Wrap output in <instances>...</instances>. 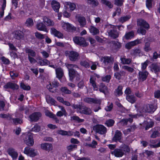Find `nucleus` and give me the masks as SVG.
<instances>
[{
    "instance_id": "1",
    "label": "nucleus",
    "mask_w": 160,
    "mask_h": 160,
    "mask_svg": "<svg viewBox=\"0 0 160 160\" xmlns=\"http://www.w3.org/2000/svg\"><path fill=\"white\" fill-rule=\"evenodd\" d=\"M14 115H8L4 114H0V117L4 118H7L8 119L11 120L12 122L15 124H21L22 122V120L21 118H22V113H19L17 112L15 114V116L16 118H12Z\"/></svg>"
},
{
    "instance_id": "2",
    "label": "nucleus",
    "mask_w": 160,
    "mask_h": 160,
    "mask_svg": "<svg viewBox=\"0 0 160 160\" xmlns=\"http://www.w3.org/2000/svg\"><path fill=\"white\" fill-rule=\"evenodd\" d=\"M137 24L138 26H140V28L138 30V33L141 34L142 35H145L146 31V30L142 28L143 27L145 28L148 29L149 28V24L146 21L142 19H138L137 20Z\"/></svg>"
},
{
    "instance_id": "3",
    "label": "nucleus",
    "mask_w": 160,
    "mask_h": 160,
    "mask_svg": "<svg viewBox=\"0 0 160 160\" xmlns=\"http://www.w3.org/2000/svg\"><path fill=\"white\" fill-rule=\"evenodd\" d=\"M25 143L28 145L32 146L34 143L33 134L30 132H28L23 135Z\"/></svg>"
},
{
    "instance_id": "4",
    "label": "nucleus",
    "mask_w": 160,
    "mask_h": 160,
    "mask_svg": "<svg viewBox=\"0 0 160 160\" xmlns=\"http://www.w3.org/2000/svg\"><path fill=\"white\" fill-rule=\"evenodd\" d=\"M156 109V107H154L152 104H147L138 109V111L140 113L145 112L150 113L153 112Z\"/></svg>"
},
{
    "instance_id": "5",
    "label": "nucleus",
    "mask_w": 160,
    "mask_h": 160,
    "mask_svg": "<svg viewBox=\"0 0 160 160\" xmlns=\"http://www.w3.org/2000/svg\"><path fill=\"white\" fill-rule=\"evenodd\" d=\"M23 153L30 157H35L38 154V152L36 149L29 147H27L25 148Z\"/></svg>"
},
{
    "instance_id": "6",
    "label": "nucleus",
    "mask_w": 160,
    "mask_h": 160,
    "mask_svg": "<svg viewBox=\"0 0 160 160\" xmlns=\"http://www.w3.org/2000/svg\"><path fill=\"white\" fill-rule=\"evenodd\" d=\"M74 108L77 109V112L80 113H83L86 114H89L91 112V110L86 107H83L80 105H74L73 106Z\"/></svg>"
},
{
    "instance_id": "7",
    "label": "nucleus",
    "mask_w": 160,
    "mask_h": 160,
    "mask_svg": "<svg viewBox=\"0 0 160 160\" xmlns=\"http://www.w3.org/2000/svg\"><path fill=\"white\" fill-rule=\"evenodd\" d=\"M61 26L64 30L67 31L73 32L76 29V28L72 24L63 21L61 22Z\"/></svg>"
},
{
    "instance_id": "8",
    "label": "nucleus",
    "mask_w": 160,
    "mask_h": 160,
    "mask_svg": "<svg viewBox=\"0 0 160 160\" xmlns=\"http://www.w3.org/2000/svg\"><path fill=\"white\" fill-rule=\"evenodd\" d=\"M66 66L68 69L70 79L71 81H72L76 74L75 71L73 68L77 67L76 65L69 64H67Z\"/></svg>"
},
{
    "instance_id": "9",
    "label": "nucleus",
    "mask_w": 160,
    "mask_h": 160,
    "mask_svg": "<svg viewBox=\"0 0 160 160\" xmlns=\"http://www.w3.org/2000/svg\"><path fill=\"white\" fill-rule=\"evenodd\" d=\"M73 40L75 43L81 46H86L88 45L84 39L82 37H76L73 38Z\"/></svg>"
},
{
    "instance_id": "10",
    "label": "nucleus",
    "mask_w": 160,
    "mask_h": 160,
    "mask_svg": "<svg viewBox=\"0 0 160 160\" xmlns=\"http://www.w3.org/2000/svg\"><path fill=\"white\" fill-rule=\"evenodd\" d=\"M142 114H141V115H138V114H129L130 118L128 119H122L121 122V124H123L126 125L127 124V123L128 122H129L130 123L132 121V119L133 118H136L139 117L141 115H142Z\"/></svg>"
},
{
    "instance_id": "11",
    "label": "nucleus",
    "mask_w": 160,
    "mask_h": 160,
    "mask_svg": "<svg viewBox=\"0 0 160 160\" xmlns=\"http://www.w3.org/2000/svg\"><path fill=\"white\" fill-rule=\"evenodd\" d=\"M95 77H97V78H99L100 76L99 75L96 74H94V75L91 76L90 79V83L92 84L94 89L95 90H97L98 88L95 82Z\"/></svg>"
},
{
    "instance_id": "12",
    "label": "nucleus",
    "mask_w": 160,
    "mask_h": 160,
    "mask_svg": "<svg viewBox=\"0 0 160 160\" xmlns=\"http://www.w3.org/2000/svg\"><path fill=\"white\" fill-rule=\"evenodd\" d=\"M59 85V83L56 81H54L52 82V84L49 83L47 86V88L49 91L52 92H53L55 90V89L53 88L58 87Z\"/></svg>"
},
{
    "instance_id": "13",
    "label": "nucleus",
    "mask_w": 160,
    "mask_h": 160,
    "mask_svg": "<svg viewBox=\"0 0 160 160\" xmlns=\"http://www.w3.org/2000/svg\"><path fill=\"white\" fill-rule=\"evenodd\" d=\"M66 53L67 54V55L68 56L70 60L73 61H75L77 59L78 56V54L77 52L73 51L67 52Z\"/></svg>"
},
{
    "instance_id": "14",
    "label": "nucleus",
    "mask_w": 160,
    "mask_h": 160,
    "mask_svg": "<svg viewBox=\"0 0 160 160\" xmlns=\"http://www.w3.org/2000/svg\"><path fill=\"white\" fill-rule=\"evenodd\" d=\"M97 132L100 134H104L106 132V128L103 126L98 125H96L94 127Z\"/></svg>"
},
{
    "instance_id": "15",
    "label": "nucleus",
    "mask_w": 160,
    "mask_h": 160,
    "mask_svg": "<svg viewBox=\"0 0 160 160\" xmlns=\"http://www.w3.org/2000/svg\"><path fill=\"white\" fill-rule=\"evenodd\" d=\"M76 18L79 23L81 27H83L86 25V21L84 17L79 15H77L76 16Z\"/></svg>"
},
{
    "instance_id": "16",
    "label": "nucleus",
    "mask_w": 160,
    "mask_h": 160,
    "mask_svg": "<svg viewBox=\"0 0 160 160\" xmlns=\"http://www.w3.org/2000/svg\"><path fill=\"white\" fill-rule=\"evenodd\" d=\"M64 7L66 10L68 11V8H70V11H72L76 8V5L74 3L70 2H65L64 3Z\"/></svg>"
},
{
    "instance_id": "17",
    "label": "nucleus",
    "mask_w": 160,
    "mask_h": 160,
    "mask_svg": "<svg viewBox=\"0 0 160 160\" xmlns=\"http://www.w3.org/2000/svg\"><path fill=\"white\" fill-rule=\"evenodd\" d=\"M8 154L13 159H16L18 156V153L15 150L12 148H9L7 150Z\"/></svg>"
},
{
    "instance_id": "18",
    "label": "nucleus",
    "mask_w": 160,
    "mask_h": 160,
    "mask_svg": "<svg viewBox=\"0 0 160 160\" xmlns=\"http://www.w3.org/2000/svg\"><path fill=\"white\" fill-rule=\"evenodd\" d=\"M41 116V114L40 112L34 113L29 116L30 120L32 121H37Z\"/></svg>"
},
{
    "instance_id": "19",
    "label": "nucleus",
    "mask_w": 160,
    "mask_h": 160,
    "mask_svg": "<svg viewBox=\"0 0 160 160\" xmlns=\"http://www.w3.org/2000/svg\"><path fill=\"white\" fill-rule=\"evenodd\" d=\"M111 154L116 157H121L123 156L124 152L122 149L117 148L112 151Z\"/></svg>"
},
{
    "instance_id": "20",
    "label": "nucleus",
    "mask_w": 160,
    "mask_h": 160,
    "mask_svg": "<svg viewBox=\"0 0 160 160\" xmlns=\"http://www.w3.org/2000/svg\"><path fill=\"white\" fill-rule=\"evenodd\" d=\"M84 101L86 102L90 103H94L100 104L101 101L100 99L86 98L84 99Z\"/></svg>"
},
{
    "instance_id": "21",
    "label": "nucleus",
    "mask_w": 160,
    "mask_h": 160,
    "mask_svg": "<svg viewBox=\"0 0 160 160\" xmlns=\"http://www.w3.org/2000/svg\"><path fill=\"white\" fill-rule=\"evenodd\" d=\"M41 148L43 150L49 151L52 150V146L51 143H44L41 144Z\"/></svg>"
},
{
    "instance_id": "22",
    "label": "nucleus",
    "mask_w": 160,
    "mask_h": 160,
    "mask_svg": "<svg viewBox=\"0 0 160 160\" xmlns=\"http://www.w3.org/2000/svg\"><path fill=\"white\" fill-rule=\"evenodd\" d=\"M37 60L38 63L41 66L48 65L50 63L49 61L46 59H42L40 57H38Z\"/></svg>"
},
{
    "instance_id": "23",
    "label": "nucleus",
    "mask_w": 160,
    "mask_h": 160,
    "mask_svg": "<svg viewBox=\"0 0 160 160\" xmlns=\"http://www.w3.org/2000/svg\"><path fill=\"white\" fill-rule=\"evenodd\" d=\"M51 32L52 34L54 35L55 36L59 38H63V34L58 31L54 28H51Z\"/></svg>"
},
{
    "instance_id": "24",
    "label": "nucleus",
    "mask_w": 160,
    "mask_h": 160,
    "mask_svg": "<svg viewBox=\"0 0 160 160\" xmlns=\"http://www.w3.org/2000/svg\"><path fill=\"white\" fill-rule=\"evenodd\" d=\"M148 75L147 71H140L139 73V79L140 81H143L146 80Z\"/></svg>"
},
{
    "instance_id": "25",
    "label": "nucleus",
    "mask_w": 160,
    "mask_h": 160,
    "mask_svg": "<svg viewBox=\"0 0 160 160\" xmlns=\"http://www.w3.org/2000/svg\"><path fill=\"white\" fill-rule=\"evenodd\" d=\"M36 27L37 29L39 31H43L46 32H48V30L47 29L46 26L44 25L42 22H38L37 24Z\"/></svg>"
},
{
    "instance_id": "26",
    "label": "nucleus",
    "mask_w": 160,
    "mask_h": 160,
    "mask_svg": "<svg viewBox=\"0 0 160 160\" xmlns=\"http://www.w3.org/2000/svg\"><path fill=\"white\" fill-rule=\"evenodd\" d=\"M43 23L47 26H52L54 25L53 22L47 17H43Z\"/></svg>"
},
{
    "instance_id": "27",
    "label": "nucleus",
    "mask_w": 160,
    "mask_h": 160,
    "mask_svg": "<svg viewBox=\"0 0 160 160\" xmlns=\"http://www.w3.org/2000/svg\"><path fill=\"white\" fill-rule=\"evenodd\" d=\"M51 4L53 10L56 12H58L59 9L60 7L59 3L56 1L52 0Z\"/></svg>"
},
{
    "instance_id": "28",
    "label": "nucleus",
    "mask_w": 160,
    "mask_h": 160,
    "mask_svg": "<svg viewBox=\"0 0 160 160\" xmlns=\"http://www.w3.org/2000/svg\"><path fill=\"white\" fill-rule=\"evenodd\" d=\"M56 73L57 75V77L61 81V78H63L65 80V79L63 77V72L61 68H58L55 69Z\"/></svg>"
},
{
    "instance_id": "29",
    "label": "nucleus",
    "mask_w": 160,
    "mask_h": 160,
    "mask_svg": "<svg viewBox=\"0 0 160 160\" xmlns=\"http://www.w3.org/2000/svg\"><path fill=\"white\" fill-rule=\"evenodd\" d=\"M4 87V88L6 89L10 88L13 89H18L19 86L16 84L8 82L5 85Z\"/></svg>"
},
{
    "instance_id": "30",
    "label": "nucleus",
    "mask_w": 160,
    "mask_h": 160,
    "mask_svg": "<svg viewBox=\"0 0 160 160\" xmlns=\"http://www.w3.org/2000/svg\"><path fill=\"white\" fill-rule=\"evenodd\" d=\"M108 32L109 36L112 38H116L118 37V33L115 29L108 30Z\"/></svg>"
},
{
    "instance_id": "31",
    "label": "nucleus",
    "mask_w": 160,
    "mask_h": 160,
    "mask_svg": "<svg viewBox=\"0 0 160 160\" xmlns=\"http://www.w3.org/2000/svg\"><path fill=\"white\" fill-rule=\"evenodd\" d=\"M12 35L15 38L18 39L21 38L23 37V32L20 31H15L12 33Z\"/></svg>"
},
{
    "instance_id": "32",
    "label": "nucleus",
    "mask_w": 160,
    "mask_h": 160,
    "mask_svg": "<svg viewBox=\"0 0 160 160\" xmlns=\"http://www.w3.org/2000/svg\"><path fill=\"white\" fill-rule=\"evenodd\" d=\"M112 60V58L109 57L105 56L101 58L100 61L105 65L111 62Z\"/></svg>"
},
{
    "instance_id": "33",
    "label": "nucleus",
    "mask_w": 160,
    "mask_h": 160,
    "mask_svg": "<svg viewBox=\"0 0 160 160\" xmlns=\"http://www.w3.org/2000/svg\"><path fill=\"white\" fill-rule=\"evenodd\" d=\"M122 138V133L118 130L116 131L115 135L113 138V140L116 141H120Z\"/></svg>"
},
{
    "instance_id": "34",
    "label": "nucleus",
    "mask_w": 160,
    "mask_h": 160,
    "mask_svg": "<svg viewBox=\"0 0 160 160\" xmlns=\"http://www.w3.org/2000/svg\"><path fill=\"white\" fill-rule=\"evenodd\" d=\"M139 43L138 40L131 42L127 43L125 45L126 48L128 49H130L133 46Z\"/></svg>"
},
{
    "instance_id": "35",
    "label": "nucleus",
    "mask_w": 160,
    "mask_h": 160,
    "mask_svg": "<svg viewBox=\"0 0 160 160\" xmlns=\"http://www.w3.org/2000/svg\"><path fill=\"white\" fill-rule=\"evenodd\" d=\"M151 70L156 73L160 71L159 67L156 64H152L151 66Z\"/></svg>"
},
{
    "instance_id": "36",
    "label": "nucleus",
    "mask_w": 160,
    "mask_h": 160,
    "mask_svg": "<svg viewBox=\"0 0 160 160\" xmlns=\"http://www.w3.org/2000/svg\"><path fill=\"white\" fill-rule=\"evenodd\" d=\"M25 51L28 54V58L31 56L34 57L36 56L35 52L30 48H27L25 49Z\"/></svg>"
},
{
    "instance_id": "37",
    "label": "nucleus",
    "mask_w": 160,
    "mask_h": 160,
    "mask_svg": "<svg viewBox=\"0 0 160 160\" xmlns=\"http://www.w3.org/2000/svg\"><path fill=\"white\" fill-rule=\"evenodd\" d=\"M46 98L47 102L49 104L54 105H56V102L55 101L49 96H47Z\"/></svg>"
},
{
    "instance_id": "38",
    "label": "nucleus",
    "mask_w": 160,
    "mask_h": 160,
    "mask_svg": "<svg viewBox=\"0 0 160 160\" xmlns=\"http://www.w3.org/2000/svg\"><path fill=\"white\" fill-rule=\"evenodd\" d=\"M90 32L93 35H95L99 33L98 29L94 26H91L89 29Z\"/></svg>"
},
{
    "instance_id": "39",
    "label": "nucleus",
    "mask_w": 160,
    "mask_h": 160,
    "mask_svg": "<svg viewBox=\"0 0 160 160\" xmlns=\"http://www.w3.org/2000/svg\"><path fill=\"white\" fill-rule=\"evenodd\" d=\"M99 91L100 92H102L104 93L108 92V88L103 83H101L99 87Z\"/></svg>"
},
{
    "instance_id": "40",
    "label": "nucleus",
    "mask_w": 160,
    "mask_h": 160,
    "mask_svg": "<svg viewBox=\"0 0 160 160\" xmlns=\"http://www.w3.org/2000/svg\"><path fill=\"white\" fill-rule=\"evenodd\" d=\"M126 99L132 103H134L136 101V98L133 95H127L126 97Z\"/></svg>"
},
{
    "instance_id": "41",
    "label": "nucleus",
    "mask_w": 160,
    "mask_h": 160,
    "mask_svg": "<svg viewBox=\"0 0 160 160\" xmlns=\"http://www.w3.org/2000/svg\"><path fill=\"white\" fill-rule=\"evenodd\" d=\"M134 36V32L132 31H131L126 33L124 37L126 39H129L133 38Z\"/></svg>"
},
{
    "instance_id": "42",
    "label": "nucleus",
    "mask_w": 160,
    "mask_h": 160,
    "mask_svg": "<svg viewBox=\"0 0 160 160\" xmlns=\"http://www.w3.org/2000/svg\"><path fill=\"white\" fill-rule=\"evenodd\" d=\"M40 129L41 127L38 124H36L30 130V131L35 132H37L40 131Z\"/></svg>"
},
{
    "instance_id": "43",
    "label": "nucleus",
    "mask_w": 160,
    "mask_h": 160,
    "mask_svg": "<svg viewBox=\"0 0 160 160\" xmlns=\"http://www.w3.org/2000/svg\"><path fill=\"white\" fill-rule=\"evenodd\" d=\"M147 124L145 128L146 130H147L149 128H152L153 125V122L150 119H148L147 121Z\"/></svg>"
},
{
    "instance_id": "44",
    "label": "nucleus",
    "mask_w": 160,
    "mask_h": 160,
    "mask_svg": "<svg viewBox=\"0 0 160 160\" xmlns=\"http://www.w3.org/2000/svg\"><path fill=\"white\" fill-rule=\"evenodd\" d=\"M25 24L28 27H32L33 25V21L32 19L28 18L27 19L25 22Z\"/></svg>"
},
{
    "instance_id": "45",
    "label": "nucleus",
    "mask_w": 160,
    "mask_h": 160,
    "mask_svg": "<svg viewBox=\"0 0 160 160\" xmlns=\"http://www.w3.org/2000/svg\"><path fill=\"white\" fill-rule=\"evenodd\" d=\"M20 87L23 89L25 90H29L30 89V87L28 84H25L23 82L21 83L20 84Z\"/></svg>"
},
{
    "instance_id": "46",
    "label": "nucleus",
    "mask_w": 160,
    "mask_h": 160,
    "mask_svg": "<svg viewBox=\"0 0 160 160\" xmlns=\"http://www.w3.org/2000/svg\"><path fill=\"white\" fill-rule=\"evenodd\" d=\"M60 109L62 110L61 111H59L57 113V115L58 116H62L64 114L66 113V111L65 109L62 107L60 106Z\"/></svg>"
},
{
    "instance_id": "47",
    "label": "nucleus",
    "mask_w": 160,
    "mask_h": 160,
    "mask_svg": "<svg viewBox=\"0 0 160 160\" xmlns=\"http://www.w3.org/2000/svg\"><path fill=\"white\" fill-rule=\"evenodd\" d=\"M86 1L88 3L93 6H97L98 4V2L96 0H86Z\"/></svg>"
},
{
    "instance_id": "48",
    "label": "nucleus",
    "mask_w": 160,
    "mask_h": 160,
    "mask_svg": "<svg viewBox=\"0 0 160 160\" xmlns=\"http://www.w3.org/2000/svg\"><path fill=\"white\" fill-rule=\"evenodd\" d=\"M131 18L129 15H127L125 16L121 17L119 19V21L122 23H123L128 20Z\"/></svg>"
},
{
    "instance_id": "49",
    "label": "nucleus",
    "mask_w": 160,
    "mask_h": 160,
    "mask_svg": "<svg viewBox=\"0 0 160 160\" xmlns=\"http://www.w3.org/2000/svg\"><path fill=\"white\" fill-rule=\"evenodd\" d=\"M121 62L124 64H129L131 62V60L130 59H127L124 58H121Z\"/></svg>"
},
{
    "instance_id": "50",
    "label": "nucleus",
    "mask_w": 160,
    "mask_h": 160,
    "mask_svg": "<svg viewBox=\"0 0 160 160\" xmlns=\"http://www.w3.org/2000/svg\"><path fill=\"white\" fill-rule=\"evenodd\" d=\"M122 86H119L118 88L116 90V94L118 96H119L121 95H122Z\"/></svg>"
},
{
    "instance_id": "51",
    "label": "nucleus",
    "mask_w": 160,
    "mask_h": 160,
    "mask_svg": "<svg viewBox=\"0 0 160 160\" xmlns=\"http://www.w3.org/2000/svg\"><path fill=\"white\" fill-rule=\"evenodd\" d=\"M77 146L75 145H70L67 147V148L68 151L70 152L77 149Z\"/></svg>"
},
{
    "instance_id": "52",
    "label": "nucleus",
    "mask_w": 160,
    "mask_h": 160,
    "mask_svg": "<svg viewBox=\"0 0 160 160\" xmlns=\"http://www.w3.org/2000/svg\"><path fill=\"white\" fill-rule=\"evenodd\" d=\"M133 54L135 56H141L142 55L141 50L139 49H136L134 50Z\"/></svg>"
},
{
    "instance_id": "53",
    "label": "nucleus",
    "mask_w": 160,
    "mask_h": 160,
    "mask_svg": "<svg viewBox=\"0 0 160 160\" xmlns=\"http://www.w3.org/2000/svg\"><path fill=\"white\" fill-rule=\"evenodd\" d=\"M71 120H74L77 121L78 122H82L84 121V120L79 118L76 116H73L71 117Z\"/></svg>"
},
{
    "instance_id": "54",
    "label": "nucleus",
    "mask_w": 160,
    "mask_h": 160,
    "mask_svg": "<svg viewBox=\"0 0 160 160\" xmlns=\"http://www.w3.org/2000/svg\"><path fill=\"white\" fill-rule=\"evenodd\" d=\"M122 68L127 71H128L131 72H133L134 69L128 66L124 65L122 67Z\"/></svg>"
},
{
    "instance_id": "55",
    "label": "nucleus",
    "mask_w": 160,
    "mask_h": 160,
    "mask_svg": "<svg viewBox=\"0 0 160 160\" xmlns=\"http://www.w3.org/2000/svg\"><path fill=\"white\" fill-rule=\"evenodd\" d=\"M111 77L110 75H107L103 77L102 78V80L104 82H109L110 79H111Z\"/></svg>"
},
{
    "instance_id": "56",
    "label": "nucleus",
    "mask_w": 160,
    "mask_h": 160,
    "mask_svg": "<svg viewBox=\"0 0 160 160\" xmlns=\"http://www.w3.org/2000/svg\"><path fill=\"white\" fill-rule=\"evenodd\" d=\"M102 3L107 5L109 8H111L112 7L111 3L107 0H102Z\"/></svg>"
},
{
    "instance_id": "57",
    "label": "nucleus",
    "mask_w": 160,
    "mask_h": 160,
    "mask_svg": "<svg viewBox=\"0 0 160 160\" xmlns=\"http://www.w3.org/2000/svg\"><path fill=\"white\" fill-rule=\"evenodd\" d=\"M114 122V121L112 119H110L107 121L106 122L107 125L108 127L112 126Z\"/></svg>"
},
{
    "instance_id": "58",
    "label": "nucleus",
    "mask_w": 160,
    "mask_h": 160,
    "mask_svg": "<svg viewBox=\"0 0 160 160\" xmlns=\"http://www.w3.org/2000/svg\"><path fill=\"white\" fill-rule=\"evenodd\" d=\"M45 115L48 116L49 117L53 118L55 119L56 116L55 115L52 114V113L48 112V111H47L45 112Z\"/></svg>"
},
{
    "instance_id": "59",
    "label": "nucleus",
    "mask_w": 160,
    "mask_h": 160,
    "mask_svg": "<svg viewBox=\"0 0 160 160\" xmlns=\"http://www.w3.org/2000/svg\"><path fill=\"white\" fill-rule=\"evenodd\" d=\"M153 0H147L146 2V5L148 9L151 8L152 6V2Z\"/></svg>"
},
{
    "instance_id": "60",
    "label": "nucleus",
    "mask_w": 160,
    "mask_h": 160,
    "mask_svg": "<svg viewBox=\"0 0 160 160\" xmlns=\"http://www.w3.org/2000/svg\"><path fill=\"white\" fill-rule=\"evenodd\" d=\"M61 91L64 92V93L66 94H69L71 93V91L68 89L66 87H64L62 88L61 89Z\"/></svg>"
},
{
    "instance_id": "61",
    "label": "nucleus",
    "mask_w": 160,
    "mask_h": 160,
    "mask_svg": "<svg viewBox=\"0 0 160 160\" xmlns=\"http://www.w3.org/2000/svg\"><path fill=\"white\" fill-rule=\"evenodd\" d=\"M148 60H146L144 63L141 64V68L142 70L145 69L148 66Z\"/></svg>"
},
{
    "instance_id": "62",
    "label": "nucleus",
    "mask_w": 160,
    "mask_h": 160,
    "mask_svg": "<svg viewBox=\"0 0 160 160\" xmlns=\"http://www.w3.org/2000/svg\"><path fill=\"white\" fill-rule=\"evenodd\" d=\"M36 37L39 39H43L44 38V35L41 34L38 32H36L35 33Z\"/></svg>"
},
{
    "instance_id": "63",
    "label": "nucleus",
    "mask_w": 160,
    "mask_h": 160,
    "mask_svg": "<svg viewBox=\"0 0 160 160\" xmlns=\"http://www.w3.org/2000/svg\"><path fill=\"white\" fill-rule=\"evenodd\" d=\"M150 43L148 42H147L145 44V47L144 48V50L146 52H148L151 50V49L149 47Z\"/></svg>"
},
{
    "instance_id": "64",
    "label": "nucleus",
    "mask_w": 160,
    "mask_h": 160,
    "mask_svg": "<svg viewBox=\"0 0 160 160\" xmlns=\"http://www.w3.org/2000/svg\"><path fill=\"white\" fill-rule=\"evenodd\" d=\"M113 105L112 103H108L107 106L105 108V110L107 111H110L112 108Z\"/></svg>"
}]
</instances>
